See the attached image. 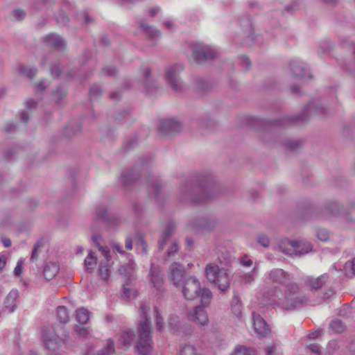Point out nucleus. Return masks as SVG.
<instances>
[{"label": "nucleus", "instance_id": "f257e3e1", "mask_svg": "<svg viewBox=\"0 0 355 355\" xmlns=\"http://www.w3.org/2000/svg\"><path fill=\"white\" fill-rule=\"evenodd\" d=\"M268 279L272 283L285 286L284 292L279 287H275L268 293V304L283 310L292 311L300 308L309 301L308 297L303 293L295 282H288L292 277L284 270L275 268L268 273Z\"/></svg>", "mask_w": 355, "mask_h": 355}, {"label": "nucleus", "instance_id": "f03ea898", "mask_svg": "<svg viewBox=\"0 0 355 355\" xmlns=\"http://www.w3.org/2000/svg\"><path fill=\"white\" fill-rule=\"evenodd\" d=\"M150 306L148 303H142L139 307V321L137 332L130 330L123 331L119 334V342L122 345L129 347L132 342L136 344L138 352L141 355L149 354L153 349V330L148 317Z\"/></svg>", "mask_w": 355, "mask_h": 355}, {"label": "nucleus", "instance_id": "7ed1b4c3", "mask_svg": "<svg viewBox=\"0 0 355 355\" xmlns=\"http://www.w3.org/2000/svg\"><path fill=\"white\" fill-rule=\"evenodd\" d=\"M182 297L187 301H194L200 299V303L209 304L213 294L209 288L202 287L200 281L195 276H188L184 278L183 284L178 288Z\"/></svg>", "mask_w": 355, "mask_h": 355}, {"label": "nucleus", "instance_id": "20e7f679", "mask_svg": "<svg viewBox=\"0 0 355 355\" xmlns=\"http://www.w3.org/2000/svg\"><path fill=\"white\" fill-rule=\"evenodd\" d=\"M67 338L64 327L60 324H55L44 327L42 333V339L49 355H57L59 353L61 343Z\"/></svg>", "mask_w": 355, "mask_h": 355}, {"label": "nucleus", "instance_id": "39448f33", "mask_svg": "<svg viewBox=\"0 0 355 355\" xmlns=\"http://www.w3.org/2000/svg\"><path fill=\"white\" fill-rule=\"evenodd\" d=\"M205 275L220 291L225 292L229 289L231 277L225 269L220 268L216 264L209 263L205 267Z\"/></svg>", "mask_w": 355, "mask_h": 355}, {"label": "nucleus", "instance_id": "423d86ee", "mask_svg": "<svg viewBox=\"0 0 355 355\" xmlns=\"http://www.w3.org/2000/svg\"><path fill=\"white\" fill-rule=\"evenodd\" d=\"M278 249L287 255H301L306 254L312 250L311 243L304 239L290 241L288 239H282Z\"/></svg>", "mask_w": 355, "mask_h": 355}, {"label": "nucleus", "instance_id": "0eeeda50", "mask_svg": "<svg viewBox=\"0 0 355 355\" xmlns=\"http://www.w3.org/2000/svg\"><path fill=\"white\" fill-rule=\"evenodd\" d=\"M181 200L183 201L190 200L193 202L198 203L205 202L209 198L207 189L194 187L191 183L183 187L181 189Z\"/></svg>", "mask_w": 355, "mask_h": 355}, {"label": "nucleus", "instance_id": "6e6552de", "mask_svg": "<svg viewBox=\"0 0 355 355\" xmlns=\"http://www.w3.org/2000/svg\"><path fill=\"white\" fill-rule=\"evenodd\" d=\"M101 236L100 234H94L92 237V240L95 246L98 248V250L101 252L103 256L104 257L106 263H103L101 262L100 266L98 270V273L101 279L107 282L110 275V267L112 264L110 263V251L101 246L99 241L101 239Z\"/></svg>", "mask_w": 355, "mask_h": 355}, {"label": "nucleus", "instance_id": "1a4fd4ad", "mask_svg": "<svg viewBox=\"0 0 355 355\" xmlns=\"http://www.w3.org/2000/svg\"><path fill=\"white\" fill-rule=\"evenodd\" d=\"M187 277L185 275V270L182 265L174 262L169 266L168 272V280L178 289L183 284L184 278Z\"/></svg>", "mask_w": 355, "mask_h": 355}, {"label": "nucleus", "instance_id": "9d476101", "mask_svg": "<svg viewBox=\"0 0 355 355\" xmlns=\"http://www.w3.org/2000/svg\"><path fill=\"white\" fill-rule=\"evenodd\" d=\"M217 56V51L212 47L205 45H198L193 49V58L198 64L214 59Z\"/></svg>", "mask_w": 355, "mask_h": 355}, {"label": "nucleus", "instance_id": "9b49d317", "mask_svg": "<svg viewBox=\"0 0 355 355\" xmlns=\"http://www.w3.org/2000/svg\"><path fill=\"white\" fill-rule=\"evenodd\" d=\"M208 305L200 303V304L194 306L187 315L189 320L196 322L197 324H207L209 319L205 307Z\"/></svg>", "mask_w": 355, "mask_h": 355}, {"label": "nucleus", "instance_id": "f8f14e48", "mask_svg": "<svg viewBox=\"0 0 355 355\" xmlns=\"http://www.w3.org/2000/svg\"><path fill=\"white\" fill-rule=\"evenodd\" d=\"M252 320L255 333L259 337H269L272 334L271 328L259 314L252 313Z\"/></svg>", "mask_w": 355, "mask_h": 355}, {"label": "nucleus", "instance_id": "ddd939ff", "mask_svg": "<svg viewBox=\"0 0 355 355\" xmlns=\"http://www.w3.org/2000/svg\"><path fill=\"white\" fill-rule=\"evenodd\" d=\"M179 69H180V67L178 68L177 66H172L168 67L165 73L167 82L175 92H181L184 87L182 82L178 76Z\"/></svg>", "mask_w": 355, "mask_h": 355}, {"label": "nucleus", "instance_id": "4468645a", "mask_svg": "<svg viewBox=\"0 0 355 355\" xmlns=\"http://www.w3.org/2000/svg\"><path fill=\"white\" fill-rule=\"evenodd\" d=\"M182 130V124L172 119L162 120L158 128L159 132L162 136L169 135L180 132Z\"/></svg>", "mask_w": 355, "mask_h": 355}, {"label": "nucleus", "instance_id": "2eb2a0df", "mask_svg": "<svg viewBox=\"0 0 355 355\" xmlns=\"http://www.w3.org/2000/svg\"><path fill=\"white\" fill-rule=\"evenodd\" d=\"M148 276L153 287L160 291L164 284V275L160 267L152 264Z\"/></svg>", "mask_w": 355, "mask_h": 355}, {"label": "nucleus", "instance_id": "dca6fc26", "mask_svg": "<svg viewBox=\"0 0 355 355\" xmlns=\"http://www.w3.org/2000/svg\"><path fill=\"white\" fill-rule=\"evenodd\" d=\"M19 292L17 289H12L7 295L3 302V309L8 313H12L17 308V302Z\"/></svg>", "mask_w": 355, "mask_h": 355}, {"label": "nucleus", "instance_id": "f3484780", "mask_svg": "<svg viewBox=\"0 0 355 355\" xmlns=\"http://www.w3.org/2000/svg\"><path fill=\"white\" fill-rule=\"evenodd\" d=\"M46 46L58 49H62L65 46L64 40L58 35L51 33L46 35L44 39Z\"/></svg>", "mask_w": 355, "mask_h": 355}, {"label": "nucleus", "instance_id": "a211bd4d", "mask_svg": "<svg viewBox=\"0 0 355 355\" xmlns=\"http://www.w3.org/2000/svg\"><path fill=\"white\" fill-rule=\"evenodd\" d=\"M291 69L297 76H300L303 78H311V76L309 71L304 67V63L300 60H295L290 63Z\"/></svg>", "mask_w": 355, "mask_h": 355}, {"label": "nucleus", "instance_id": "6ab92c4d", "mask_svg": "<svg viewBox=\"0 0 355 355\" xmlns=\"http://www.w3.org/2000/svg\"><path fill=\"white\" fill-rule=\"evenodd\" d=\"M329 277L327 275L324 274L318 277H309L306 281L305 284L306 286L310 287L311 289H320L326 284Z\"/></svg>", "mask_w": 355, "mask_h": 355}, {"label": "nucleus", "instance_id": "aec40b11", "mask_svg": "<svg viewBox=\"0 0 355 355\" xmlns=\"http://www.w3.org/2000/svg\"><path fill=\"white\" fill-rule=\"evenodd\" d=\"M59 267L55 263L46 264L44 269V276L47 280L52 279L58 272Z\"/></svg>", "mask_w": 355, "mask_h": 355}, {"label": "nucleus", "instance_id": "412c9836", "mask_svg": "<svg viewBox=\"0 0 355 355\" xmlns=\"http://www.w3.org/2000/svg\"><path fill=\"white\" fill-rule=\"evenodd\" d=\"M179 355H201L197 348L191 344H182L179 349Z\"/></svg>", "mask_w": 355, "mask_h": 355}, {"label": "nucleus", "instance_id": "4be33fe9", "mask_svg": "<svg viewBox=\"0 0 355 355\" xmlns=\"http://www.w3.org/2000/svg\"><path fill=\"white\" fill-rule=\"evenodd\" d=\"M231 309L237 318L241 317L242 314V303L240 298L236 295H234L232 300Z\"/></svg>", "mask_w": 355, "mask_h": 355}, {"label": "nucleus", "instance_id": "5701e85b", "mask_svg": "<svg viewBox=\"0 0 355 355\" xmlns=\"http://www.w3.org/2000/svg\"><path fill=\"white\" fill-rule=\"evenodd\" d=\"M149 193L153 192L155 198L158 197V192L160 188L159 180L155 177H150L148 180Z\"/></svg>", "mask_w": 355, "mask_h": 355}, {"label": "nucleus", "instance_id": "b1692460", "mask_svg": "<svg viewBox=\"0 0 355 355\" xmlns=\"http://www.w3.org/2000/svg\"><path fill=\"white\" fill-rule=\"evenodd\" d=\"M90 313L85 308H80L76 310V319L81 324H86L89 319Z\"/></svg>", "mask_w": 355, "mask_h": 355}, {"label": "nucleus", "instance_id": "393cba45", "mask_svg": "<svg viewBox=\"0 0 355 355\" xmlns=\"http://www.w3.org/2000/svg\"><path fill=\"white\" fill-rule=\"evenodd\" d=\"M214 224L215 221L214 220L209 219L207 217H202L198 220V223L194 227L210 230L214 226Z\"/></svg>", "mask_w": 355, "mask_h": 355}, {"label": "nucleus", "instance_id": "a878e982", "mask_svg": "<svg viewBox=\"0 0 355 355\" xmlns=\"http://www.w3.org/2000/svg\"><path fill=\"white\" fill-rule=\"evenodd\" d=\"M140 27L151 38L156 39L160 36V32L155 28L149 26L146 23H141Z\"/></svg>", "mask_w": 355, "mask_h": 355}, {"label": "nucleus", "instance_id": "bb28decb", "mask_svg": "<svg viewBox=\"0 0 355 355\" xmlns=\"http://www.w3.org/2000/svg\"><path fill=\"white\" fill-rule=\"evenodd\" d=\"M155 316V324L157 331H161L164 325V318L158 307L155 306L153 309Z\"/></svg>", "mask_w": 355, "mask_h": 355}, {"label": "nucleus", "instance_id": "cd10ccee", "mask_svg": "<svg viewBox=\"0 0 355 355\" xmlns=\"http://www.w3.org/2000/svg\"><path fill=\"white\" fill-rule=\"evenodd\" d=\"M97 261L96 258L93 252H89V254L85 259V266L86 269L90 272H92L96 266Z\"/></svg>", "mask_w": 355, "mask_h": 355}, {"label": "nucleus", "instance_id": "c85d7f7f", "mask_svg": "<svg viewBox=\"0 0 355 355\" xmlns=\"http://www.w3.org/2000/svg\"><path fill=\"white\" fill-rule=\"evenodd\" d=\"M56 313L60 323H67L69 320V312L65 306H58Z\"/></svg>", "mask_w": 355, "mask_h": 355}, {"label": "nucleus", "instance_id": "c756f323", "mask_svg": "<svg viewBox=\"0 0 355 355\" xmlns=\"http://www.w3.org/2000/svg\"><path fill=\"white\" fill-rule=\"evenodd\" d=\"M173 232V229L171 225H168L166 230L163 232L162 234L160 236L159 239L158 241L159 248L162 250L166 241L169 237L171 236Z\"/></svg>", "mask_w": 355, "mask_h": 355}, {"label": "nucleus", "instance_id": "7c9ffc66", "mask_svg": "<svg viewBox=\"0 0 355 355\" xmlns=\"http://www.w3.org/2000/svg\"><path fill=\"white\" fill-rule=\"evenodd\" d=\"M133 173H134V171L131 170V171H124L121 174V181L123 182V184L124 185L130 184L136 180V178Z\"/></svg>", "mask_w": 355, "mask_h": 355}, {"label": "nucleus", "instance_id": "2f4dec72", "mask_svg": "<svg viewBox=\"0 0 355 355\" xmlns=\"http://www.w3.org/2000/svg\"><path fill=\"white\" fill-rule=\"evenodd\" d=\"M344 271L349 277H352L355 275V258L345 263Z\"/></svg>", "mask_w": 355, "mask_h": 355}, {"label": "nucleus", "instance_id": "473e14b6", "mask_svg": "<svg viewBox=\"0 0 355 355\" xmlns=\"http://www.w3.org/2000/svg\"><path fill=\"white\" fill-rule=\"evenodd\" d=\"M114 354V342L112 340H108L106 347L100 350L96 355H113Z\"/></svg>", "mask_w": 355, "mask_h": 355}, {"label": "nucleus", "instance_id": "72a5a7b5", "mask_svg": "<svg viewBox=\"0 0 355 355\" xmlns=\"http://www.w3.org/2000/svg\"><path fill=\"white\" fill-rule=\"evenodd\" d=\"M330 329L336 333H341L345 329V324L340 320H334L329 324Z\"/></svg>", "mask_w": 355, "mask_h": 355}, {"label": "nucleus", "instance_id": "f704fd0d", "mask_svg": "<svg viewBox=\"0 0 355 355\" xmlns=\"http://www.w3.org/2000/svg\"><path fill=\"white\" fill-rule=\"evenodd\" d=\"M132 262H130L127 263L126 265L122 266L119 271V273L123 275V277H130L132 275V273L134 270V266Z\"/></svg>", "mask_w": 355, "mask_h": 355}, {"label": "nucleus", "instance_id": "c9c22d12", "mask_svg": "<svg viewBox=\"0 0 355 355\" xmlns=\"http://www.w3.org/2000/svg\"><path fill=\"white\" fill-rule=\"evenodd\" d=\"M20 71L28 78L32 79L36 75L37 69L35 67L22 65L20 67Z\"/></svg>", "mask_w": 355, "mask_h": 355}, {"label": "nucleus", "instance_id": "e433bc0d", "mask_svg": "<svg viewBox=\"0 0 355 355\" xmlns=\"http://www.w3.org/2000/svg\"><path fill=\"white\" fill-rule=\"evenodd\" d=\"M95 219L102 220L106 221L107 220V211L103 206H99L97 207L95 214Z\"/></svg>", "mask_w": 355, "mask_h": 355}, {"label": "nucleus", "instance_id": "4c0bfd02", "mask_svg": "<svg viewBox=\"0 0 355 355\" xmlns=\"http://www.w3.org/2000/svg\"><path fill=\"white\" fill-rule=\"evenodd\" d=\"M168 327L173 332L176 331L179 328V319L176 315H172L168 318Z\"/></svg>", "mask_w": 355, "mask_h": 355}, {"label": "nucleus", "instance_id": "58836bf2", "mask_svg": "<svg viewBox=\"0 0 355 355\" xmlns=\"http://www.w3.org/2000/svg\"><path fill=\"white\" fill-rule=\"evenodd\" d=\"M232 355H254V353L250 349H247L244 347H238L235 349Z\"/></svg>", "mask_w": 355, "mask_h": 355}, {"label": "nucleus", "instance_id": "ea45409f", "mask_svg": "<svg viewBox=\"0 0 355 355\" xmlns=\"http://www.w3.org/2000/svg\"><path fill=\"white\" fill-rule=\"evenodd\" d=\"M135 292L133 290H130V288L123 287V291L122 294V297L126 300H130L132 298H135Z\"/></svg>", "mask_w": 355, "mask_h": 355}, {"label": "nucleus", "instance_id": "a19ab883", "mask_svg": "<svg viewBox=\"0 0 355 355\" xmlns=\"http://www.w3.org/2000/svg\"><path fill=\"white\" fill-rule=\"evenodd\" d=\"M306 348L313 352V355H320V347L318 344L311 343Z\"/></svg>", "mask_w": 355, "mask_h": 355}, {"label": "nucleus", "instance_id": "79ce46f5", "mask_svg": "<svg viewBox=\"0 0 355 355\" xmlns=\"http://www.w3.org/2000/svg\"><path fill=\"white\" fill-rule=\"evenodd\" d=\"M101 93V88L98 85H94L89 90V96L91 98H96Z\"/></svg>", "mask_w": 355, "mask_h": 355}, {"label": "nucleus", "instance_id": "37998d69", "mask_svg": "<svg viewBox=\"0 0 355 355\" xmlns=\"http://www.w3.org/2000/svg\"><path fill=\"white\" fill-rule=\"evenodd\" d=\"M317 236L320 240H321L322 241H325L328 240V239L329 237V234L328 231L322 229V230H320L318 231Z\"/></svg>", "mask_w": 355, "mask_h": 355}, {"label": "nucleus", "instance_id": "c03bdc74", "mask_svg": "<svg viewBox=\"0 0 355 355\" xmlns=\"http://www.w3.org/2000/svg\"><path fill=\"white\" fill-rule=\"evenodd\" d=\"M258 242L260 245L266 248L269 245L270 241L266 235L260 234L258 237Z\"/></svg>", "mask_w": 355, "mask_h": 355}, {"label": "nucleus", "instance_id": "a18cd8bd", "mask_svg": "<svg viewBox=\"0 0 355 355\" xmlns=\"http://www.w3.org/2000/svg\"><path fill=\"white\" fill-rule=\"evenodd\" d=\"M24 264V260L19 259L14 269V274L16 276H20L22 272V266Z\"/></svg>", "mask_w": 355, "mask_h": 355}, {"label": "nucleus", "instance_id": "49530a36", "mask_svg": "<svg viewBox=\"0 0 355 355\" xmlns=\"http://www.w3.org/2000/svg\"><path fill=\"white\" fill-rule=\"evenodd\" d=\"M12 16L16 20H20L25 17V12L22 10L17 9L12 11Z\"/></svg>", "mask_w": 355, "mask_h": 355}, {"label": "nucleus", "instance_id": "de8ad7c7", "mask_svg": "<svg viewBox=\"0 0 355 355\" xmlns=\"http://www.w3.org/2000/svg\"><path fill=\"white\" fill-rule=\"evenodd\" d=\"M41 246H42V245H41L40 242H39V241H37L35 244L32 254H31V260L34 261L37 259V257H38L37 249Z\"/></svg>", "mask_w": 355, "mask_h": 355}, {"label": "nucleus", "instance_id": "09e8293b", "mask_svg": "<svg viewBox=\"0 0 355 355\" xmlns=\"http://www.w3.org/2000/svg\"><path fill=\"white\" fill-rule=\"evenodd\" d=\"M240 263L245 267H250L252 265V260L247 256H245L241 259Z\"/></svg>", "mask_w": 355, "mask_h": 355}, {"label": "nucleus", "instance_id": "8fccbe9b", "mask_svg": "<svg viewBox=\"0 0 355 355\" xmlns=\"http://www.w3.org/2000/svg\"><path fill=\"white\" fill-rule=\"evenodd\" d=\"M178 250V245L176 242H173L168 250V257L170 258Z\"/></svg>", "mask_w": 355, "mask_h": 355}, {"label": "nucleus", "instance_id": "3c124183", "mask_svg": "<svg viewBox=\"0 0 355 355\" xmlns=\"http://www.w3.org/2000/svg\"><path fill=\"white\" fill-rule=\"evenodd\" d=\"M75 331L78 333V334L80 336L85 337L87 336L88 332L86 328L76 326L75 327Z\"/></svg>", "mask_w": 355, "mask_h": 355}, {"label": "nucleus", "instance_id": "603ef678", "mask_svg": "<svg viewBox=\"0 0 355 355\" xmlns=\"http://www.w3.org/2000/svg\"><path fill=\"white\" fill-rule=\"evenodd\" d=\"M7 262V257L4 253H0V272L5 268Z\"/></svg>", "mask_w": 355, "mask_h": 355}, {"label": "nucleus", "instance_id": "864d4df0", "mask_svg": "<svg viewBox=\"0 0 355 355\" xmlns=\"http://www.w3.org/2000/svg\"><path fill=\"white\" fill-rule=\"evenodd\" d=\"M103 73L107 76H114L116 73V70L114 67H107L103 69Z\"/></svg>", "mask_w": 355, "mask_h": 355}, {"label": "nucleus", "instance_id": "5fc2aeb1", "mask_svg": "<svg viewBox=\"0 0 355 355\" xmlns=\"http://www.w3.org/2000/svg\"><path fill=\"white\" fill-rule=\"evenodd\" d=\"M254 272H255V268H253L252 272L247 274L244 277L243 281L245 283H250V282H253L254 279Z\"/></svg>", "mask_w": 355, "mask_h": 355}, {"label": "nucleus", "instance_id": "6e6d98bb", "mask_svg": "<svg viewBox=\"0 0 355 355\" xmlns=\"http://www.w3.org/2000/svg\"><path fill=\"white\" fill-rule=\"evenodd\" d=\"M241 64L243 65V67L245 69H248L249 67L250 66V60L245 57V56H243L241 58Z\"/></svg>", "mask_w": 355, "mask_h": 355}, {"label": "nucleus", "instance_id": "4d7b16f0", "mask_svg": "<svg viewBox=\"0 0 355 355\" xmlns=\"http://www.w3.org/2000/svg\"><path fill=\"white\" fill-rule=\"evenodd\" d=\"M1 241L5 248H9L11 245V240L8 237H2Z\"/></svg>", "mask_w": 355, "mask_h": 355}, {"label": "nucleus", "instance_id": "13d9d810", "mask_svg": "<svg viewBox=\"0 0 355 355\" xmlns=\"http://www.w3.org/2000/svg\"><path fill=\"white\" fill-rule=\"evenodd\" d=\"M50 72L52 76H54L55 78H57L60 75V70L57 69L55 66H51L50 67Z\"/></svg>", "mask_w": 355, "mask_h": 355}, {"label": "nucleus", "instance_id": "bf43d9fd", "mask_svg": "<svg viewBox=\"0 0 355 355\" xmlns=\"http://www.w3.org/2000/svg\"><path fill=\"white\" fill-rule=\"evenodd\" d=\"M321 330H317L310 333L308 336L310 339H315L321 335Z\"/></svg>", "mask_w": 355, "mask_h": 355}, {"label": "nucleus", "instance_id": "052dcab7", "mask_svg": "<svg viewBox=\"0 0 355 355\" xmlns=\"http://www.w3.org/2000/svg\"><path fill=\"white\" fill-rule=\"evenodd\" d=\"M266 355H277L275 346H268L266 349Z\"/></svg>", "mask_w": 355, "mask_h": 355}, {"label": "nucleus", "instance_id": "680f3d73", "mask_svg": "<svg viewBox=\"0 0 355 355\" xmlns=\"http://www.w3.org/2000/svg\"><path fill=\"white\" fill-rule=\"evenodd\" d=\"M300 143L297 141H289L287 143V147L291 149H294L299 146Z\"/></svg>", "mask_w": 355, "mask_h": 355}, {"label": "nucleus", "instance_id": "e2e57ef3", "mask_svg": "<svg viewBox=\"0 0 355 355\" xmlns=\"http://www.w3.org/2000/svg\"><path fill=\"white\" fill-rule=\"evenodd\" d=\"M112 247H113V249L114 250H116V252H118L119 253H120V254L123 253V251L122 250V247L119 243H113Z\"/></svg>", "mask_w": 355, "mask_h": 355}, {"label": "nucleus", "instance_id": "0e129e2a", "mask_svg": "<svg viewBox=\"0 0 355 355\" xmlns=\"http://www.w3.org/2000/svg\"><path fill=\"white\" fill-rule=\"evenodd\" d=\"M125 248L128 250H132V239L130 238H126L125 239Z\"/></svg>", "mask_w": 355, "mask_h": 355}, {"label": "nucleus", "instance_id": "69168bd1", "mask_svg": "<svg viewBox=\"0 0 355 355\" xmlns=\"http://www.w3.org/2000/svg\"><path fill=\"white\" fill-rule=\"evenodd\" d=\"M26 107L31 110L36 107V102L33 100H29L26 102Z\"/></svg>", "mask_w": 355, "mask_h": 355}, {"label": "nucleus", "instance_id": "338daca9", "mask_svg": "<svg viewBox=\"0 0 355 355\" xmlns=\"http://www.w3.org/2000/svg\"><path fill=\"white\" fill-rule=\"evenodd\" d=\"M46 88V85L44 84V82L42 81L40 82L37 85V92H42Z\"/></svg>", "mask_w": 355, "mask_h": 355}, {"label": "nucleus", "instance_id": "774afa93", "mask_svg": "<svg viewBox=\"0 0 355 355\" xmlns=\"http://www.w3.org/2000/svg\"><path fill=\"white\" fill-rule=\"evenodd\" d=\"M208 88V84L203 80H200V85L198 87V89L201 91H204Z\"/></svg>", "mask_w": 355, "mask_h": 355}]
</instances>
